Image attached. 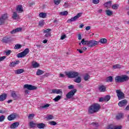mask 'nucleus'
I'll list each match as a JSON object with an SVG mask.
<instances>
[{
    "label": "nucleus",
    "mask_w": 129,
    "mask_h": 129,
    "mask_svg": "<svg viewBox=\"0 0 129 129\" xmlns=\"http://www.w3.org/2000/svg\"><path fill=\"white\" fill-rule=\"evenodd\" d=\"M34 116H35V114H30L28 116L29 119H33L34 118Z\"/></svg>",
    "instance_id": "nucleus-48"
},
{
    "label": "nucleus",
    "mask_w": 129,
    "mask_h": 129,
    "mask_svg": "<svg viewBox=\"0 0 129 129\" xmlns=\"http://www.w3.org/2000/svg\"><path fill=\"white\" fill-rule=\"evenodd\" d=\"M29 126L31 128L36 127L37 126V123H34V121H31L29 122Z\"/></svg>",
    "instance_id": "nucleus-26"
},
{
    "label": "nucleus",
    "mask_w": 129,
    "mask_h": 129,
    "mask_svg": "<svg viewBox=\"0 0 129 129\" xmlns=\"http://www.w3.org/2000/svg\"><path fill=\"white\" fill-rule=\"evenodd\" d=\"M18 17H19V15H18V13L16 12H13L12 15V19H13V20H16Z\"/></svg>",
    "instance_id": "nucleus-33"
},
{
    "label": "nucleus",
    "mask_w": 129,
    "mask_h": 129,
    "mask_svg": "<svg viewBox=\"0 0 129 129\" xmlns=\"http://www.w3.org/2000/svg\"><path fill=\"white\" fill-rule=\"evenodd\" d=\"M99 102H102V101H104V97H101L99 99Z\"/></svg>",
    "instance_id": "nucleus-59"
},
{
    "label": "nucleus",
    "mask_w": 129,
    "mask_h": 129,
    "mask_svg": "<svg viewBox=\"0 0 129 129\" xmlns=\"http://www.w3.org/2000/svg\"><path fill=\"white\" fill-rule=\"evenodd\" d=\"M7 94H3L0 95V101H4L7 99Z\"/></svg>",
    "instance_id": "nucleus-23"
},
{
    "label": "nucleus",
    "mask_w": 129,
    "mask_h": 129,
    "mask_svg": "<svg viewBox=\"0 0 129 129\" xmlns=\"http://www.w3.org/2000/svg\"><path fill=\"white\" fill-rule=\"evenodd\" d=\"M92 3L94 5H97V4H99V0H93Z\"/></svg>",
    "instance_id": "nucleus-53"
},
{
    "label": "nucleus",
    "mask_w": 129,
    "mask_h": 129,
    "mask_svg": "<svg viewBox=\"0 0 129 129\" xmlns=\"http://www.w3.org/2000/svg\"><path fill=\"white\" fill-rule=\"evenodd\" d=\"M105 13L107 16H108L109 17H110L111 16H112V15H113V13L112 12V11H110V10H106Z\"/></svg>",
    "instance_id": "nucleus-27"
},
{
    "label": "nucleus",
    "mask_w": 129,
    "mask_h": 129,
    "mask_svg": "<svg viewBox=\"0 0 129 129\" xmlns=\"http://www.w3.org/2000/svg\"><path fill=\"white\" fill-rule=\"evenodd\" d=\"M11 96H12V97H13V98L14 99V100H16V99H17V98H18V95L16 93V92H15L14 91H12L11 92Z\"/></svg>",
    "instance_id": "nucleus-24"
},
{
    "label": "nucleus",
    "mask_w": 129,
    "mask_h": 129,
    "mask_svg": "<svg viewBox=\"0 0 129 129\" xmlns=\"http://www.w3.org/2000/svg\"><path fill=\"white\" fill-rule=\"evenodd\" d=\"M43 73H44L43 71L38 69L36 72V75H37V76H40L43 75Z\"/></svg>",
    "instance_id": "nucleus-31"
},
{
    "label": "nucleus",
    "mask_w": 129,
    "mask_h": 129,
    "mask_svg": "<svg viewBox=\"0 0 129 129\" xmlns=\"http://www.w3.org/2000/svg\"><path fill=\"white\" fill-rule=\"evenodd\" d=\"M127 104V100L124 99L119 102L118 103V106L120 107H122L123 106H125Z\"/></svg>",
    "instance_id": "nucleus-9"
},
{
    "label": "nucleus",
    "mask_w": 129,
    "mask_h": 129,
    "mask_svg": "<svg viewBox=\"0 0 129 129\" xmlns=\"http://www.w3.org/2000/svg\"><path fill=\"white\" fill-rule=\"evenodd\" d=\"M112 80H113V78L112 76H110L106 78V82H112Z\"/></svg>",
    "instance_id": "nucleus-30"
},
{
    "label": "nucleus",
    "mask_w": 129,
    "mask_h": 129,
    "mask_svg": "<svg viewBox=\"0 0 129 129\" xmlns=\"http://www.w3.org/2000/svg\"><path fill=\"white\" fill-rule=\"evenodd\" d=\"M22 45L19 44H17L15 45V47H14V49L15 50H18V49H21V48H22Z\"/></svg>",
    "instance_id": "nucleus-37"
},
{
    "label": "nucleus",
    "mask_w": 129,
    "mask_h": 129,
    "mask_svg": "<svg viewBox=\"0 0 129 129\" xmlns=\"http://www.w3.org/2000/svg\"><path fill=\"white\" fill-rule=\"evenodd\" d=\"M44 24H45V22L44 21V20H42L39 22V25L40 27H43Z\"/></svg>",
    "instance_id": "nucleus-46"
},
{
    "label": "nucleus",
    "mask_w": 129,
    "mask_h": 129,
    "mask_svg": "<svg viewBox=\"0 0 129 129\" xmlns=\"http://www.w3.org/2000/svg\"><path fill=\"white\" fill-rule=\"evenodd\" d=\"M51 33H48L45 35V37H46V38H48V37H51Z\"/></svg>",
    "instance_id": "nucleus-58"
},
{
    "label": "nucleus",
    "mask_w": 129,
    "mask_h": 129,
    "mask_svg": "<svg viewBox=\"0 0 129 129\" xmlns=\"http://www.w3.org/2000/svg\"><path fill=\"white\" fill-rule=\"evenodd\" d=\"M16 10L19 13H23V12H24V8L22 5H18Z\"/></svg>",
    "instance_id": "nucleus-10"
},
{
    "label": "nucleus",
    "mask_w": 129,
    "mask_h": 129,
    "mask_svg": "<svg viewBox=\"0 0 129 129\" xmlns=\"http://www.w3.org/2000/svg\"><path fill=\"white\" fill-rule=\"evenodd\" d=\"M65 38H66V35L64 34V35H61L60 37V40H64Z\"/></svg>",
    "instance_id": "nucleus-60"
},
{
    "label": "nucleus",
    "mask_w": 129,
    "mask_h": 129,
    "mask_svg": "<svg viewBox=\"0 0 129 129\" xmlns=\"http://www.w3.org/2000/svg\"><path fill=\"white\" fill-rule=\"evenodd\" d=\"M90 78V76H89L88 74H86V75L84 77V79L85 81H87V80H88V79H89Z\"/></svg>",
    "instance_id": "nucleus-40"
},
{
    "label": "nucleus",
    "mask_w": 129,
    "mask_h": 129,
    "mask_svg": "<svg viewBox=\"0 0 129 129\" xmlns=\"http://www.w3.org/2000/svg\"><path fill=\"white\" fill-rule=\"evenodd\" d=\"M121 77L122 79V83L123 82H125V81H128L129 79L128 76L126 75H122Z\"/></svg>",
    "instance_id": "nucleus-21"
},
{
    "label": "nucleus",
    "mask_w": 129,
    "mask_h": 129,
    "mask_svg": "<svg viewBox=\"0 0 129 129\" xmlns=\"http://www.w3.org/2000/svg\"><path fill=\"white\" fill-rule=\"evenodd\" d=\"M82 45H87L90 48H92V47H94V46H96V45H98L99 44V42L95 41L94 40H92L90 41H87L83 39L81 41Z\"/></svg>",
    "instance_id": "nucleus-2"
},
{
    "label": "nucleus",
    "mask_w": 129,
    "mask_h": 129,
    "mask_svg": "<svg viewBox=\"0 0 129 129\" xmlns=\"http://www.w3.org/2000/svg\"><path fill=\"white\" fill-rule=\"evenodd\" d=\"M60 2L61 0H54V3L56 6H58V5L60 4Z\"/></svg>",
    "instance_id": "nucleus-51"
},
{
    "label": "nucleus",
    "mask_w": 129,
    "mask_h": 129,
    "mask_svg": "<svg viewBox=\"0 0 129 129\" xmlns=\"http://www.w3.org/2000/svg\"><path fill=\"white\" fill-rule=\"evenodd\" d=\"M100 108H101L100 104L98 103H94L89 106L88 112L90 114H92V113L98 112V111L100 110Z\"/></svg>",
    "instance_id": "nucleus-1"
},
{
    "label": "nucleus",
    "mask_w": 129,
    "mask_h": 129,
    "mask_svg": "<svg viewBox=\"0 0 129 129\" xmlns=\"http://www.w3.org/2000/svg\"><path fill=\"white\" fill-rule=\"evenodd\" d=\"M51 93L56 94H62V90L61 89H52Z\"/></svg>",
    "instance_id": "nucleus-14"
},
{
    "label": "nucleus",
    "mask_w": 129,
    "mask_h": 129,
    "mask_svg": "<svg viewBox=\"0 0 129 129\" xmlns=\"http://www.w3.org/2000/svg\"><path fill=\"white\" fill-rule=\"evenodd\" d=\"M18 64H20V60L12 61L10 63L9 66L10 67H14V66H16V65H18Z\"/></svg>",
    "instance_id": "nucleus-20"
},
{
    "label": "nucleus",
    "mask_w": 129,
    "mask_h": 129,
    "mask_svg": "<svg viewBox=\"0 0 129 129\" xmlns=\"http://www.w3.org/2000/svg\"><path fill=\"white\" fill-rule=\"evenodd\" d=\"M7 111H8V110L7 109L0 110V113H2L3 114H4L5 113H6Z\"/></svg>",
    "instance_id": "nucleus-50"
},
{
    "label": "nucleus",
    "mask_w": 129,
    "mask_h": 129,
    "mask_svg": "<svg viewBox=\"0 0 129 129\" xmlns=\"http://www.w3.org/2000/svg\"><path fill=\"white\" fill-rule=\"evenodd\" d=\"M74 88V85H70L68 86V89H73Z\"/></svg>",
    "instance_id": "nucleus-61"
},
{
    "label": "nucleus",
    "mask_w": 129,
    "mask_h": 129,
    "mask_svg": "<svg viewBox=\"0 0 129 129\" xmlns=\"http://www.w3.org/2000/svg\"><path fill=\"white\" fill-rule=\"evenodd\" d=\"M39 18H42V19H45L47 17V13L41 12L39 13Z\"/></svg>",
    "instance_id": "nucleus-25"
},
{
    "label": "nucleus",
    "mask_w": 129,
    "mask_h": 129,
    "mask_svg": "<svg viewBox=\"0 0 129 129\" xmlns=\"http://www.w3.org/2000/svg\"><path fill=\"white\" fill-rule=\"evenodd\" d=\"M98 89L100 92H105V91L106 90V87H105L104 85H101L99 86Z\"/></svg>",
    "instance_id": "nucleus-18"
},
{
    "label": "nucleus",
    "mask_w": 129,
    "mask_h": 129,
    "mask_svg": "<svg viewBox=\"0 0 129 129\" xmlns=\"http://www.w3.org/2000/svg\"><path fill=\"white\" fill-rule=\"evenodd\" d=\"M20 125V122H15L14 123H13L11 126V128H16V127H18Z\"/></svg>",
    "instance_id": "nucleus-17"
},
{
    "label": "nucleus",
    "mask_w": 129,
    "mask_h": 129,
    "mask_svg": "<svg viewBox=\"0 0 129 129\" xmlns=\"http://www.w3.org/2000/svg\"><path fill=\"white\" fill-rule=\"evenodd\" d=\"M60 99H61V96L58 95L53 99V100L55 101H58Z\"/></svg>",
    "instance_id": "nucleus-44"
},
{
    "label": "nucleus",
    "mask_w": 129,
    "mask_h": 129,
    "mask_svg": "<svg viewBox=\"0 0 129 129\" xmlns=\"http://www.w3.org/2000/svg\"><path fill=\"white\" fill-rule=\"evenodd\" d=\"M1 18H2L5 21H6V20H8V18H9L8 13H5L2 15Z\"/></svg>",
    "instance_id": "nucleus-29"
},
{
    "label": "nucleus",
    "mask_w": 129,
    "mask_h": 129,
    "mask_svg": "<svg viewBox=\"0 0 129 129\" xmlns=\"http://www.w3.org/2000/svg\"><path fill=\"white\" fill-rule=\"evenodd\" d=\"M15 30L16 31V33H18V32H21V31H22V28L21 27L17 28L15 29Z\"/></svg>",
    "instance_id": "nucleus-57"
},
{
    "label": "nucleus",
    "mask_w": 129,
    "mask_h": 129,
    "mask_svg": "<svg viewBox=\"0 0 129 129\" xmlns=\"http://www.w3.org/2000/svg\"><path fill=\"white\" fill-rule=\"evenodd\" d=\"M77 92V89H74L70 91L67 95L66 97L68 99H70V98H72L74 95H75V93Z\"/></svg>",
    "instance_id": "nucleus-5"
},
{
    "label": "nucleus",
    "mask_w": 129,
    "mask_h": 129,
    "mask_svg": "<svg viewBox=\"0 0 129 129\" xmlns=\"http://www.w3.org/2000/svg\"><path fill=\"white\" fill-rule=\"evenodd\" d=\"M17 117V115L15 114H11L9 115L7 117V119L9 121H12V120H14Z\"/></svg>",
    "instance_id": "nucleus-11"
},
{
    "label": "nucleus",
    "mask_w": 129,
    "mask_h": 129,
    "mask_svg": "<svg viewBox=\"0 0 129 129\" xmlns=\"http://www.w3.org/2000/svg\"><path fill=\"white\" fill-rule=\"evenodd\" d=\"M104 101L107 102V101H109L110 100V96L107 95L104 97Z\"/></svg>",
    "instance_id": "nucleus-39"
},
{
    "label": "nucleus",
    "mask_w": 129,
    "mask_h": 129,
    "mask_svg": "<svg viewBox=\"0 0 129 129\" xmlns=\"http://www.w3.org/2000/svg\"><path fill=\"white\" fill-rule=\"evenodd\" d=\"M15 74L19 75L22 74V73H24L25 72V70L23 69H19L15 71Z\"/></svg>",
    "instance_id": "nucleus-22"
},
{
    "label": "nucleus",
    "mask_w": 129,
    "mask_h": 129,
    "mask_svg": "<svg viewBox=\"0 0 129 129\" xmlns=\"http://www.w3.org/2000/svg\"><path fill=\"white\" fill-rule=\"evenodd\" d=\"M122 126H113L112 124H110L108 125L107 129H121Z\"/></svg>",
    "instance_id": "nucleus-13"
},
{
    "label": "nucleus",
    "mask_w": 129,
    "mask_h": 129,
    "mask_svg": "<svg viewBox=\"0 0 129 129\" xmlns=\"http://www.w3.org/2000/svg\"><path fill=\"white\" fill-rule=\"evenodd\" d=\"M32 66L33 68H38V67H39L40 64L38 63L37 62H35L32 64Z\"/></svg>",
    "instance_id": "nucleus-42"
},
{
    "label": "nucleus",
    "mask_w": 129,
    "mask_h": 129,
    "mask_svg": "<svg viewBox=\"0 0 129 129\" xmlns=\"http://www.w3.org/2000/svg\"><path fill=\"white\" fill-rule=\"evenodd\" d=\"M59 15L60 16H67V15H68V12L66 11L63 12H61L59 13Z\"/></svg>",
    "instance_id": "nucleus-41"
},
{
    "label": "nucleus",
    "mask_w": 129,
    "mask_h": 129,
    "mask_svg": "<svg viewBox=\"0 0 129 129\" xmlns=\"http://www.w3.org/2000/svg\"><path fill=\"white\" fill-rule=\"evenodd\" d=\"M82 16V13H78L76 16L70 19H68L67 21V23H71L72 22H74L76 21V20L79 19L80 17Z\"/></svg>",
    "instance_id": "nucleus-7"
},
{
    "label": "nucleus",
    "mask_w": 129,
    "mask_h": 129,
    "mask_svg": "<svg viewBox=\"0 0 129 129\" xmlns=\"http://www.w3.org/2000/svg\"><path fill=\"white\" fill-rule=\"evenodd\" d=\"M121 68V66L120 64H116L113 66V69H120Z\"/></svg>",
    "instance_id": "nucleus-35"
},
{
    "label": "nucleus",
    "mask_w": 129,
    "mask_h": 129,
    "mask_svg": "<svg viewBox=\"0 0 129 129\" xmlns=\"http://www.w3.org/2000/svg\"><path fill=\"white\" fill-rule=\"evenodd\" d=\"M15 33H17L16 29H14L11 31V34H15Z\"/></svg>",
    "instance_id": "nucleus-64"
},
{
    "label": "nucleus",
    "mask_w": 129,
    "mask_h": 129,
    "mask_svg": "<svg viewBox=\"0 0 129 129\" xmlns=\"http://www.w3.org/2000/svg\"><path fill=\"white\" fill-rule=\"evenodd\" d=\"M115 81L116 83H122L121 76H117L115 78Z\"/></svg>",
    "instance_id": "nucleus-16"
},
{
    "label": "nucleus",
    "mask_w": 129,
    "mask_h": 129,
    "mask_svg": "<svg viewBox=\"0 0 129 129\" xmlns=\"http://www.w3.org/2000/svg\"><path fill=\"white\" fill-rule=\"evenodd\" d=\"M24 88L28 89V90H36L38 88L32 85L26 84L24 86Z\"/></svg>",
    "instance_id": "nucleus-8"
},
{
    "label": "nucleus",
    "mask_w": 129,
    "mask_h": 129,
    "mask_svg": "<svg viewBox=\"0 0 129 129\" xmlns=\"http://www.w3.org/2000/svg\"><path fill=\"white\" fill-rule=\"evenodd\" d=\"M36 126L38 127V128L42 129L44 128L45 126H46V124L44 123H39L36 124Z\"/></svg>",
    "instance_id": "nucleus-19"
},
{
    "label": "nucleus",
    "mask_w": 129,
    "mask_h": 129,
    "mask_svg": "<svg viewBox=\"0 0 129 129\" xmlns=\"http://www.w3.org/2000/svg\"><path fill=\"white\" fill-rule=\"evenodd\" d=\"M6 58H7V56H6L0 57V62H2V61H4V60H5Z\"/></svg>",
    "instance_id": "nucleus-56"
},
{
    "label": "nucleus",
    "mask_w": 129,
    "mask_h": 129,
    "mask_svg": "<svg viewBox=\"0 0 129 129\" xmlns=\"http://www.w3.org/2000/svg\"><path fill=\"white\" fill-rule=\"evenodd\" d=\"M6 119V116L2 115L0 116V122L4 121Z\"/></svg>",
    "instance_id": "nucleus-43"
},
{
    "label": "nucleus",
    "mask_w": 129,
    "mask_h": 129,
    "mask_svg": "<svg viewBox=\"0 0 129 129\" xmlns=\"http://www.w3.org/2000/svg\"><path fill=\"white\" fill-rule=\"evenodd\" d=\"M11 53H12V50H8L6 51V55L9 56V55L11 54Z\"/></svg>",
    "instance_id": "nucleus-55"
},
{
    "label": "nucleus",
    "mask_w": 129,
    "mask_h": 129,
    "mask_svg": "<svg viewBox=\"0 0 129 129\" xmlns=\"http://www.w3.org/2000/svg\"><path fill=\"white\" fill-rule=\"evenodd\" d=\"M81 77H78L74 80V82H76V83H80V82H81Z\"/></svg>",
    "instance_id": "nucleus-34"
},
{
    "label": "nucleus",
    "mask_w": 129,
    "mask_h": 129,
    "mask_svg": "<svg viewBox=\"0 0 129 129\" xmlns=\"http://www.w3.org/2000/svg\"><path fill=\"white\" fill-rule=\"evenodd\" d=\"M98 42H99V43H101V44H105V43L107 42V39H106V38H101Z\"/></svg>",
    "instance_id": "nucleus-32"
},
{
    "label": "nucleus",
    "mask_w": 129,
    "mask_h": 129,
    "mask_svg": "<svg viewBox=\"0 0 129 129\" xmlns=\"http://www.w3.org/2000/svg\"><path fill=\"white\" fill-rule=\"evenodd\" d=\"M112 4V1H108L104 4L105 8L107 9H110L111 8V5Z\"/></svg>",
    "instance_id": "nucleus-15"
},
{
    "label": "nucleus",
    "mask_w": 129,
    "mask_h": 129,
    "mask_svg": "<svg viewBox=\"0 0 129 129\" xmlns=\"http://www.w3.org/2000/svg\"><path fill=\"white\" fill-rule=\"evenodd\" d=\"M50 106V104H46L44 105L41 106V108H47V107H49Z\"/></svg>",
    "instance_id": "nucleus-54"
},
{
    "label": "nucleus",
    "mask_w": 129,
    "mask_h": 129,
    "mask_svg": "<svg viewBox=\"0 0 129 129\" xmlns=\"http://www.w3.org/2000/svg\"><path fill=\"white\" fill-rule=\"evenodd\" d=\"M5 22H6V21L2 19V17H0V25H4V24H5Z\"/></svg>",
    "instance_id": "nucleus-47"
},
{
    "label": "nucleus",
    "mask_w": 129,
    "mask_h": 129,
    "mask_svg": "<svg viewBox=\"0 0 129 129\" xmlns=\"http://www.w3.org/2000/svg\"><path fill=\"white\" fill-rule=\"evenodd\" d=\"M9 41L10 38L7 37H4L3 39L2 40V42H3V43H5L6 44L8 43Z\"/></svg>",
    "instance_id": "nucleus-28"
},
{
    "label": "nucleus",
    "mask_w": 129,
    "mask_h": 129,
    "mask_svg": "<svg viewBox=\"0 0 129 129\" xmlns=\"http://www.w3.org/2000/svg\"><path fill=\"white\" fill-rule=\"evenodd\" d=\"M47 119H53L54 118V116L52 115H48L47 117Z\"/></svg>",
    "instance_id": "nucleus-52"
},
{
    "label": "nucleus",
    "mask_w": 129,
    "mask_h": 129,
    "mask_svg": "<svg viewBox=\"0 0 129 129\" xmlns=\"http://www.w3.org/2000/svg\"><path fill=\"white\" fill-rule=\"evenodd\" d=\"M90 29H91V27L90 26H87L86 27V31H89V30H90Z\"/></svg>",
    "instance_id": "nucleus-63"
},
{
    "label": "nucleus",
    "mask_w": 129,
    "mask_h": 129,
    "mask_svg": "<svg viewBox=\"0 0 129 129\" xmlns=\"http://www.w3.org/2000/svg\"><path fill=\"white\" fill-rule=\"evenodd\" d=\"M30 52V49L29 48H26L23 51L18 53L17 54L18 58H23L26 55H28Z\"/></svg>",
    "instance_id": "nucleus-4"
},
{
    "label": "nucleus",
    "mask_w": 129,
    "mask_h": 129,
    "mask_svg": "<svg viewBox=\"0 0 129 129\" xmlns=\"http://www.w3.org/2000/svg\"><path fill=\"white\" fill-rule=\"evenodd\" d=\"M48 123L50 124V125H56V124H57V122L55 121H49Z\"/></svg>",
    "instance_id": "nucleus-45"
},
{
    "label": "nucleus",
    "mask_w": 129,
    "mask_h": 129,
    "mask_svg": "<svg viewBox=\"0 0 129 129\" xmlns=\"http://www.w3.org/2000/svg\"><path fill=\"white\" fill-rule=\"evenodd\" d=\"M116 93L119 100H121V99H124V93H123L120 90H116Z\"/></svg>",
    "instance_id": "nucleus-6"
},
{
    "label": "nucleus",
    "mask_w": 129,
    "mask_h": 129,
    "mask_svg": "<svg viewBox=\"0 0 129 129\" xmlns=\"http://www.w3.org/2000/svg\"><path fill=\"white\" fill-rule=\"evenodd\" d=\"M66 75L69 78H76V77H78L79 73L75 72H66Z\"/></svg>",
    "instance_id": "nucleus-3"
},
{
    "label": "nucleus",
    "mask_w": 129,
    "mask_h": 129,
    "mask_svg": "<svg viewBox=\"0 0 129 129\" xmlns=\"http://www.w3.org/2000/svg\"><path fill=\"white\" fill-rule=\"evenodd\" d=\"M122 116H123V114L120 113L116 115V119H120V118H122Z\"/></svg>",
    "instance_id": "nucleus-38"
},
{
    "label": "nucleus",
    "mask_w": 129,
    "mask_h": 129,
    "mask_svg": "<svg viewBox=\"0 0 129 129\" xmlns=\"http://www.w3.org/2000/svg\"><path fill=\"white\" fill-rule=\"evenodd\" d=\"M112 10H117L119 8V5L118 4H114L112 6Z\"/></svg>",
    "instance_id": "nucleus-36"
},
{
    "label": "nucleus",
    "mask_w": 129,
    "mask_h": 129,
    "mask_svg": "<svg viewBox=\"0 0 129 129\" xmlns=\"http://www.w3.org/2000/svg\"><path fill=\"white\" fill-rule=\"evenodd\" d=\"M122 126H113L112 124H110L108 125L107 129H121Z\"/></svg>",
    "instance_id": "nucleus-12"
},
{
    "label": "nucleus",
    "mask_w": 129,
    "mask_h": 129,
    "mask_svg": "<svg viewBox=\"0 0 129 129\" xmlns=\"http://www.w3.org/2000/svg\"><path fill=\"white\" fill-rule=\"evenodd\" d=\"M51 29H47L44 30L43 31V33L44 34H46V33L47 34L48 33H50V32H51Z\"/></svg>",
    "instance_id": "nucleus-49"
},
{
    "label": "nucleus",
    "mask_w": 129,
    "mask_h": 129,
    "mask_svg": "<svg viewBox=\"0 0 129 129\" xmlns=\"http://www.w3.org/2000/svg\"><path fill=\"white\" fill-rule=\"evenodd\" d=\"M92 125H95L96 127L98 126V123L96 122L92 123Z\"/></svg>",
    "instance_id": "nucleus-62"
}]
</instances>
